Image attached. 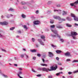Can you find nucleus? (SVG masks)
Instances as JSON below:
<instances>
[{"label":"nucleus","instance_id":"f257e3e1","mask_svg":"<svg viewBox=\"0 0 78 78\" xmlns=\"http://www.w3.org/2000/svg\"><path fill=\"white\" fill-rule=\"evenodd\" d=\"M58 66H55V67H54L53 66H52L50 67L51 69H49L48 68H42V71H44L45 72H48V70L49 71H51L52 70H55L56 69H57Z\"/></svg>","mask_w":78,"mask_h":78},{"label":"nucleus","instance_id":"f03ea898","mask_svg":"<svg viewBox=\"0 0 78 78\" xmlns=\"http://www.w3.org/2000/svg\"><path fill=\"white\" fill-rule=\"evenodd\" d=\"M54 17L55 19H58L59 21H60V22H59L60 23H62V21H65L66 20H65V19L63 18L61 19L59 16H55Z\"/></svg>","mask_w":78,"mask_h":78},{"label":"nucleus","instance_id":"7ed1b4c3","mask_svg":"<svg viewBox=\"0 0 78 78\" xmlns=\"http://www.w3.org/2000/svg\"><path fill=\"white\" fill-rule=\"evenodd\" d=\"M51 31L52 32H53V33H54V34H55L56 35V36L57 37H58L61 38V36L59 35L58 34V32L57 31H56V30H52Z\"/></svg>","mask_w":78,"mask_h":78},{"label":"nucleus","instance_id":"20e7f679","mask_svg":"<svg viewBox=\"0 0 78 78\" xmlns=\"http://www.w3.org/2000/svg\"><path fill=\"white\" fill-rule=\"evenodd\" d=\"M48 56L49 57H50V58H51L53 57V56H54V55H53V54L52 53V52H48Z\"/></svg>","mask_w":78,"mask_h":78},{"label":"nucleus","instance_id":"39448f33","mask_svg":"<svg viewBox=\"0 0 78 78\" xmlns=\"http://www.w3.org/2000/svg\"><path fill=\"white\" fill-rule=\"evenodd\" d=\"M75 4H78V0L77 1H76L74 3H70V5L71 6H73Z\"/></svg>","mask_w":78,"mask_h":78},{"label":"nucleus","instance_id":"423d86ee","mask_svg":"<svg viewBox=\"0 0 78 78\" xmlns=\"http://www.w3.org/2000/svg\"><path fill=\"white\" fill-rule=\"evenodd\" d=\"M71 34L72 36H76V35H78V34L75 32H72L71 33Z\"/></svg>","mask_w":78,"mask_h":78},{"label":"nucleus","instance_id":"0eeeda50","mask_svg":"<svg viewBox=\"0 0 78 78\" xmlns=\"http://www.w3.org/2000/svg\"><path fill=\"white\" fill-rule=\"evenodd\" d=\"M65 55L66 56H71L70 53L69 52H67L65 53Z\"/></svg>","mask_w":78,"mask_h":78},{"label":"nucleus","instance_id":"6e6552de","mask_svg":"<svg viewBox=\"0 0 78 78\" xmlns=\"http://www.w3.org/2000/svg\"><path fill=\"white\" fill-rule=\"evenodd\" d=\"M8 23L6 22H4L3 23H0V24L1 25H8Z\"/></svg>","mask_w":78,"mask_h":78},{"label":"nucleus","instance_id":"1a4fd4ad","mask_svg":"<svg viewBox=\"0 0 78 78\" xmlns=\"http://www.w3.org/2000/svg\"><path fill=\"white\" fill-rule=\"evenodd\" d=\"M40 23V22L38 21H36L34 22V23L35 24V25H38V24H39Z\"/></svg>","mask_w":78,"mask_h":78},{"label":"nucleus","instance_id":"9d476101","mask_svg":"<svg viewBox=\"0 0 78 78\" xmlns=\"http://www.w3.org/2000/svg\"><path fill=\"white\" fill-rule=\"evenodd\" d=\"M38 42H39L42 45H44V42L42 41V40L39 39L38 40Z\"/></svg>","mask_w":78,"mask_h":78},{"label":"nucleus","instance_id":"9b49d317","mask_svg":"<svg viewBox=\"0 0 78 78\" xmlns=\"http://www.w3.org/2000/svg\"><path fill=\"white\" fill-rule=\"evenodd\" d=\"M55 26L56 27V28H57L60 29H62V27L61 26H58L57 25H56Z\"/></svg>","mask_w":78,"mask_h":78},{"label":"nucleus","instance_id":"f8f14e48","mask_svg":"<svg viewBox=\"0 0 78 78\" xmlns=\"http://www.w3.org/2000/svg\"><path fill=\"white\" fill-rule=\"evenodd\" d=\"M22 74H23L22 72V71H20L18 74V76L20 77V75H22Z\"/></svg>","mask_w":78,"mask_h":78},{"label":"nucleus","instance_id":"ddd939ff","mask_svg":"<svg viewBox=\"0 0 78 78\" xmlns=\"http://www.w3.org/2000/svg\"><path fill=\"white\" fill-rule=\"evenodd\" d=\"M56 53H57L58 54H60L62 52V51H61L60 50H56Z\"/></svg>","mask_w":78,"mask_h":78},{"label":"nucleus","instance_id":"4468645a","mask_svg":"<svg viewBox=\"0 0 78 78\" xmlns=\"http://www.w3.org/2000/svg\"><path fill=\"white\" fill-rule=\"evenodd\" d=\"M66 27H72V25L68 23L66 24Z\"/></svg>","mask_w":78,"mask_h":78},{"label":"nucleus","instance_id":"2eb2a0df","mask_svg":"<svg viewBox=\"0 0 78 78\" xmlns=\"http://www.w3.org/2000/svg\"><path fill=\"white\" fill-rule=\"evenodd\" d=\"M74 19L75 21H78V18L76 16H75V17L74 18Z\"/></svg>","mask_w":78,"mask_h":78},{"label":"nucleus","instance_id":"dca6fc26","mask_svg":"<svg viewBox=\"0 0 78 78\" xmlns=\"http://www.w3.org/2000/svg\"><path fill=\"white\" fill-rule=\"evenodd\" d=\"M31 52H32V53H34V52H36V50L35 49L31 50H30Z\"/></svg>","mask_w":78,"mask_h":78},{"label":"nucleus","instance_id":"f3484780","mask_svg":"<svg viewBox=\"0 0 78 78\" xmlns=\"http://www.w3.org/2000/svg\"><path fill=\"white\" fill-rule=\"evenodd\" d=\"M71 17H73L74 18V17H76V16H75V15L73 14H72L71 13Z\"/></svg>","mask_w":78,"mask_h":78},{"label":"nucleus","instance_id":"a211bd4d","mask_svg":"<svg viewBox=\"0 0 78 78\" xmlns=\"http://www.w3.org/2000/svg\"><path fill=\"white\" fill-rule=\"evenodd\" d=\"M9 11H14V9L12 8H10L8 10Z\"/></svg>","mask_w":78,"mask_h":78},{"label":"nucleus","instance_id":"6ab92c4d","mask_svg":"<svg viewBox=\"0 0 78 78\" xmlns=\"http://www.w3.org/2000/svg\"><path fill=\"white\" fill-rule=\"evenodd\" d=\"M51 28H55V25H52L50 26Z\"/></svg>","mask_w":78,"mask_h":78},{"label":"nucleus","instance_id":"aec40b11","mask_svg":"<svg viewBox=\"0 0 78 78\" xmlns=\"http://www.w3.org/2000/svg\"><path fill=\"white\" fill-rule=\"evenodd\" d=\"M21 5H25L26 4H27V3L26 2H21Z\"/></svg>","mask_w":78,"mask_h":78},{"label":"nucleus","instance_id":"412c9836","mask_svg":"<svg viewBox=\"0 0 78 78\" xmlns=\"http://www.w3.org/2000/svg\"><path fill=\"white\" fill-rule=\"evenodd\" d=\"M41 65L42 66H47V65L46 64H41Z\"/></svg>","mask_w":78,"mask_h":78},{"label":"nucleus","instance_id":"4be33fe9","mask_svg":"<svg viewBox=\"0 0 78 78\" xmlns=\"http://www.w3.org/2000/svg\"><path fill=\"white\" fill-rule=\"evenodd\" d=\"M67 12H65V11H63V13H62V15L64 16V15H66V14H67Z\"/></svg>","mask_w":78,"mask_h":78},{"label":"nucleus","instance_id":"5701e85b","mask_svg":"<svg viewBox=\"0 0 78 78\" xmlns=\"http://www.w3.org/2000/svg\"><path fill=\"white\" fill-rule=\"evenodd\" d=\"M41 38L42 39H44L45 38V36L44 35H42L41 36Z\"/></svg>","mask_w":78,"mask_h":78},{"label":"nucleus","instance_id":"b1692460","mask_svg":"<svg viewBox=\"0 0 78 78\" xmlns=\"http://www.w3.org/2000/svg\"><path fill=\"white\" fill-rule=\"evenodd\" d=\"M21 16L23 18H25V17H26V16L23 14H22Z\"/></svg>","mask_w":78,"mask_h":78},{"label":"nucleus","instance_id":"393cba45","mask_svg":"<svg viewBox=\"0 0 78 78\" xmlns=\"http://www.w3.org/2000/svg\"><path fill=\"white\" fill-rule=\"evenodd\" d=\"M78 62V60H74L72 62L73 63V62Z\"/></svg>","mask_w":78,"mask_h":78},{"label":"nucleus","instance_id":"a878e982","mask_svg":"<svg viewBox=\"0 0 78 78\" xmlns=\"http://www.w3.org/2000/svg\"><path fill=\"white\" fill-rule=\"evenodd\" d=\"M14 29H15V27H13L11 28L10 29V30H14Z\"/></svg>","mask_w":78,"mask_h":78},{"label":"nucleus","instance_id":"bb28decb","mask_svg":"<svg viewBox=\"0 0 78 78\" xmlns=\"http://www.w3.org/2000/svg\"><path fill=\"white\" fill-rule=\"evenodd\" d=\"M61 10H56V9H54V11H55V12H56V11H61Z\"/></svg>","mask_w":78,"mask_h":78},{"label":"nucleus","instance_id":"cd10ccee","mask_svg":"<svg viewBox=\"0 0 78 78\" xmlns=\"http://www.w3.org/2000/svg\"><path fill=\"white\" fill-rule=\"evenodd\" d=\"M24 28L25 29H28L27 27V26H26V25L24 26Z\"/></svg>","mask_w":78,"mask_h":78},{"label":"nucleus","instance_id":"c85d7f7f","mask_svg":"<svg viewBox=\"0 0 78 78\" xmlns=\"http://www.w3.org/2000/svg\"><path fill=\"white\" fill-rule=\"evenodd\" d=\"M2 51H4V52H5V53H6V51L4 49H2Z\"/></svg>","mask_w":78,"mask_h":78},{"label":"nucleus","instance_id":"c756f323","mask_svg":"<svg viewBox=\"0 0 78 78\" xmlns=\"http://www.w3.org/2000/svg\"><path fill=\"white\" fill-rule=\"evenodd\" d=\"M37 56H38V57H40L41 56V54H37Z\"/></svg>","mask_w":78,"mask_h":78},{"label":"nucleus","instance_id":"7c9ffc66","mask_svg":"<svg viewBox=\"0 0 78 78\" xmlns=\"http://www.w3.org/2000/svg\"><path fill=\"white\" fill-rule=\"evenodd\" d=\"M61 41H62V42H63L64 41V39H60Z\"/></svg>","mask_w":78,"mask_h":78},{"label":"nucleus","instance_id":"2f4dec72","mask_svg":"<svg viewBox=\"0 0 78 78\" xmlns=\"http://www.w3.org/2000/svg\"><path fill=\"white\" fill-rule=\"evenodd\" d=\"M72 36L74 39H76V37L75 36Z\"/></svg>","mask_w":78,"mask_h":78},{"label":"nucleus","instance_id":"473e14b6","mask_svg":"<svg viewBox=\"0 0 78 78\" xmlns=\"http://www.w3.org/2000/svg\"><path fill=\"white\" fill-rule=\"evenodd\" d=\"M68 73L69 75H71V74L72 73L71 72H69Z\"/></svg>","mask_w":78,"mask_h":78},{"label":"nucleus","instance_id":"72a5a7b5","mask_svg":"<svg viewBox=\"0 0 78 78\" xmlns=\"http://www.w3.org/2000/svg\"><path fill=\"white\" fill-rule=\"evenodd\" d=\"M51 35L52 36V37H56V35H53L52 34H51Z\"/></svg>","mask_w":78,"mask_h":78},{"label":"nucleus","instance_id":"f704fd0d","mask_svg":"<svg viewBox=\"0 0 78 78\" xmlns=\"http://www.w3.org/2000/svg\"><path fill=\"white\" fill-rule=\"evenodd\" d=\"M21 58H24V55H21Z\"/></svg>","mask_w":78,"mask_h":78},{"label":"nucleus","instance_id":"c9c22d12","mask_svg":"<svg viewBox=\"0 0 78 78\" xmlns=\"http://www.w3.org/2000/svg\"><path fill=\"white\" fill-rule=\"evenodd\" d=\"M59 74H60V73H58L56 74V75H57V76H59Z\"/></svg>","mask_w":78,"mask_h":78},{"label":"nucleus","instance_id":"e433bc0d","mask_svg":"<svg viewBox=\"0 0 78 78\" xmlns=\"http://www.w3.org/2000/svg\"><path fill=\"white\" fill-rule=\"evenodd\" d=\"M70 59H66V61H70Z\"/></svg>","mask_w":78,"mask_h":78},{"label":"nucleus","instance_id":"4c0bfd02","mask_svg":"<svg viewBox=\"0 0 78 78\" xmlns=\"http://www.w3.org/2000/svg\"><path fill=\"white\" fill-rule=\"evenodd\" d=\"M58 65H62L61 63V62H58Z\"/></svg>","mask_w":78,"mask_h":78},{"label":"nucleus","instance_id":"58836bf2","mask_svg":"<svg viewBox=\"0 0 78 78\" xmlns=\"http://www.w3.org/2000/svg\"><path fill=\"white\" fill-rule=\"evenodd\" d=\"M32 72H36V71H35V70H34L33 69H32Z\"/></svg>","mask_w":78,"mask_h":78},{"label":"nucleus","instance_id":"ea45409f","mask_svg":"<svg viewBox=\"0 0 78 78\" xmlns=\"http://www.w3.org/2000/svg\"><path fill=\"white\" fill-rule=\"evenodd\" d=\"M25 56H26L27 58H28V56L27 55V54H25Z\"/></svg>","mask_w":78,"mask_h":78},{"label":"nucleus","instance_id":"a19ab883","mask_svg":"<svg viewBox=\"0 0 78 78\" xmlns=\"http://www.w3.org/2000/svg\"><path fill=\"white\" fill-rule=\"evenodd\" d=\"M36 13V14H38V13H39V11L37 10V11L36 12H35Z\"/></svg>","mask_w":78,"mask_h":78},{"label":"nucleus","instance_id":"79ce46f5","mask_svg":"<svg viewBox=\"0 0 78 78\" xmlns=\"http://www.w3.org/2000/svg\"><path fill=\"white\" fill-rule=\"evenodd\" d=\"M37 76L39 77V76H41V74H38L37 75Z\"/></svg>","mask_w":78,"mask_h":78},{"label":"nucleus","instance_id":"37998d69","mask_svg":"<svg viewBox=\"0 0 78 78\" xmlns=\"http://www.w3.org/2000/svg\"><path fill=\"white\" fill-rule=\"evenodd\" d=\"M36 57H33L32 59H34V60H35V59H36Z\"/></svg>","mask_w":78,"mask_h":78},{"label":"nucleus","instance_id":"c03bdc74","mask_svg":"<svg viewBox=\"0 0 78 78\" xmlns=\"http://www.w3.org/2000/svg\"><path fill=\"white\" fill-rule=\"evenodd\" d=\"M48 78H52V76H48Z\"/></svg>","mask_w":78,"mask_h":78},{"label":"nucleus","instance_id":"a18cd8bd","mask_svg":"<svg viewBox=\"0 0 78 78\" xmlns=\"http://www.w3.org/2000/svg\"><path fill=\"white\" fill-rule=\"evenodd\" d=\"M32 41L33 42H34V38H33L32 39Z\"/></svg>","mask_w":78,"mask_h":78},{"label":"nucleus","instance_id":"49530a36","mask_svg":"<svg viewBox=\"0 0 78 78\" xmlns=\"http://www.w3.org/2000/svg\"><path fill=\"white\" fill-rule=\"evenodd\" d=\"M50 23H53V21H50Z\"/></svg>","mask_w":78,"mask_h":78},{"label":"nucleus","instance_id":"de8ad7c7","mask_svg":"<svg viewBox=\"0 0 78 78\" xmlns=\"http://www.w3.org/2000/svg\"><path fill=\"white\" fill-rule=\"evenodd\" d=\"M38 70H40V71L42 70V69L38 68Z\"/></svg>","mask_w":78,"mask_h":78},{"label":"nucleus","instance_id":"09e8293b","mask_svg":"<svg viewBox=\"0 0 78 78\" xmlns=\"http://www.w3.org/2000/svg\"><path fill=\"white\" fill-rule=\"evenodd\" d=\"M3 76H4V77H5V78H8V76L6 75H3Z\"/></svg>","mask_w":78,"mask_h":78},{"label":"nucleus","instance_id":"8fccbe9b","mask_svg":"<svg viewBox=\"0 0 78 78\" xmlns=\"http://www.w3.org/2000/svg\"><path fill=\"white\" fill-rule=\"evenodd\" d=\"M75 26H78V24L77 23H75L74 24Z\"/></svg>","mask_w":78,"mask_h":78},{"label":"nucleus","instance_id":"3c124183","mask_svg":"<svg viewBox=\"0 0 78 78\" xmlns=\"http://www.w3.org/2000/svg\"><path fill=\"white\" fill-rule=\"evenodd\" d=\"M14 66H16V67H17V64H14Z\"/></svg>","mask_w":78,"mask_h":78},{"label":"nucleus","instance_id":"603ef678","mask_svg":"<svg viewBox=\"0 0 78 78\" xmlns=\"http://www.w3.org/2000/svg\"><path fill=\"white\" fill-rule=\"evenodd\" d=\"M19 69L20 70H22V68H19Z\"/></svg>","mask_w":78,"mask_h":78},{"label":"nucleus","instance_id":"864d4df0","mask_svg":"<svg viewBox=\"0 0 78 78\" xmlns=\"http://www.w3.org/2000/svg\"><path fill=\"white\" fill-rule=\"evenodd\" d=\"M42 61H43L44 63L45 62V60H44V58H42Z\"/></svg>","mask_w":78,"mask_h":78},{"label":"nucleus","instance_id":"5fc2aeb1","mask_svg":"<svg viewBox=\"0 0 78 78\" xmlns=\"http://www.w3.org/2000/svg\"><path fill=\"white\" fill-rule=\"evenodd\" d=\"M56 59H57V60H58H58H59V58H58V57H57L56 58Z\"/></svg>","mask_w":78,"mask_h":78},{"label":"nucleus","instance_id":"6e6d98bb","mask_svg":"<svg viewBox=\"0 0 78 78\" xmlns=\"http://www.w3.org/2000/svg\"><path fill=\"white\" fill-rule=\"evenodd\" d=\"M18 33H21V31H20V30H19V31H18Z\"/></svg>","mask_w":78,"mask_h":78},{"label":"nucleus","instance_id":"4d7b16f0","mask_svg":"<svg viewBox=\"0 0 78 78\" xmlns=\"http://www.w3.org/2000/svg\"><path fill=\"white\" fill-rule=\"evenodd\" d=\"M7 18H9V15H8L7 16Z\"/></svg>","mask_w":78,"mask_h":78},{"label":"nucleus","instance_id":"13d9d810","mask_svg":"<svg viewBox=\"0 0 78 78\" xmlns=\"http://www.w3.org/2000/svg\"><path fill=\"white\" fill-rule=\"evenodd\" d=\"M52 47H55V46H54V45H53V44H52Z\"/></svg>","mask_w":78,"mask_h":78},{"label":"nucleus","instance_id":"bf43d9fd","mask_svg":"<svg viewBox=\"0 0 78 78\" xmlns=\"http://www.w3.org/2000/svg\"><path fill=\"white\" fill-rule=\"evenodd\" d=\"M59 6H60V5H57V7H59Z\"/></svg>","mask_w":78,"mask_h":78},{"label":"nucleus","instance_id":"052dcab7","mask_svg":"<svg viewBox=\"0 0 78 78\" xmlns=\"http://www.w3.org/2000/svg\"><path fill=\"white\" fill-rule=\"evenodd\" d=\"M60 70H62V68H60Z\"/></svg>","mask_w":78,"mask_h":78},{"label":"nucleus","instance_id":"680f3d73","mask_svg":"<svg viewBox=\"0 0 78 78\" xmlns=\"http://www.w3.org/2000/svg\"><path fill=\"white\" fill-rule=\"evenodd\" d=\"M61 73V74H62V73H63V72H60V73Z\"/></svg>","mask_w":78,"mask_h":78},{"label":"nucleus","instance_id":"e2e57ef3","mask_svg":"<svg viewBox=\"0 0 78 78\" xmlns=\"http://www.w3.org/2000/svg\"><path fill=\"white\" fill-rule=\"evenodd\" d=\"M0 37H2V35L1 34H0Z\"/></svg>","mask_w":78,"mask_h":78},{"label":"nucleus","instance_id":"0e129e2a","mask_svg":"<svg viewBox=\"0 0 78 78\" xmlns=\"http://www.w3.org/2000/svg\"><path fill=\"white\" fill-rule=\"evenodd\" d=\"M36 46L37 47H39V46H38V45H37V44H36Z\"/></svg>","mask_w":78,"mask_h":78},{"label":"nucleus","instance_id":"69168bd1","mask_svg":"<svg viewBox=\"0 0 78 78\" xmlns=\"http://www.w3.org/2000/svg\"><path fill=\"white\" fill-rule=\"evenodd\" d=\"M23 50H24V51H26V49H23Z\"/></svg>","mask_w":78,"mask_h":78},{"label":"nucleus","instance_id":"338daca9","mask_svg":"<svg viewBox=\"0 0 78 78\" xmlns=\"http://www.w3.org/2000/svg\"><path fill=\"white\" fill-rule=\"evenodd\" d=\"M77 72H78V70L76 71L75 72V73H77Z\"/></svg>","mask_w":78,"mask_h":78},{"label":"nucleus","instance_id":"774afa93","mask_svg":"<svg viewBox=\"0 0 78 78\" xmlns=\"http://www.w3.org/2000/svg\"><path fill=\"white\" fill-rule=\"evenodd\" d=\"M1 17H2V18H3V17H4L2 15V16H1Z\"/></svg>","mask_w":78,"mask_h":78}]
</instances>
